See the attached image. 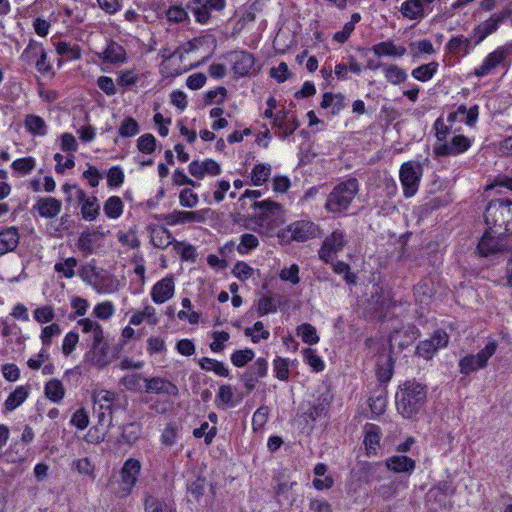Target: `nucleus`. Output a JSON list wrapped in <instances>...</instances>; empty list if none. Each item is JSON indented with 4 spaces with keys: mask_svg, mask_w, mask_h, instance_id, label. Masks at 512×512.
<instances>
[{
    "mask_svg": "<svg viewBox=\"0 0 512 512\" xmlns=\"http://www.w3.org/2000/svg\"><path fill=\"white\" fill-rule=\"evenodd\" d=\"M502 236H498L494 234L489 228L484 233L483 237L478 243V251L481 255L487 256L491 253H494L499 250L500 247V238Z\"/></svg>",
    "mask_w": 512,
    "mask_h": 512,
    "instance_id": "26",
    "label": "nucleus"
},
{
    "mask_svg": "<svg viewBox=\"0 0 512 512\" xmlns=\"http://www.w3.org/2000/svg\"><path fill=\"white\" fill-rule=\"evenodd\" d=\"M146 383L145 390L148 393L156 394H168L177 396L179 393L178 387L160 377L145 378L143 379Z\"/></svg>",
    "mask_w": 512,
    "mask_h": 512,
    "instance_id": "23",
    "label": "nucleus"
},
{
    "mask_svg": "<svg viewBox=\"0 0 512 512\" xmlns=\"http://www.w3.org/2000/svg\"><path fill=\"white\" fill-rule=\"evenodd\" d=\"M273 369L275 377L281 381H285L289 376V361L288 359L277 357L273 361Z\"/></svg>",
    "mask_w": 512,
    "mask_h": 512,
    "instance_id": "62",
    "label": "nucleus"
},
{
    "mask_svg": "<svg viewBox=\"0 0 512 512\" xmlns=\"http://www.w3.org/2000/svg\"><path fill=\"white\" fill-rule=\"evenodd\" d=\"M139 133V125L132 117H126L120 124L118 134L121 137H132Z\"/></svg>",
    "mask_w": 512,
    "mask_h": 512,
    "instance_id": "54",
    "label": "nucleus"
},
{
    "mask_svg": "<svg viewBox=\"0 0 512 512\" xmlns=\"http://www.w3.org/2000/svg\"><path fill=\"white\" fill-rule=\"evenodd\" d=\"M427 401V387L416 381H406L396 393L397 411L407 419L416 416Z\"/></svg>",
    "mask_w": 512,
    "mask_h": 512,
    "instance_id": "1",
    "label": "nucleus"
},
{
    "mask_svg": "<svg viewBox=\"0 0 512 512\" xmlns=\"http://www.w3.org/2000/svg\"><path fill=\"white\" fill-rule=\"evenodd\" d=\"M179 426L176 423H169L161 435V442L165 446H173L177 441Z\"/></svg>",
    "mask_w": 512,
    "mask_h": 512,
    "instance_id": "58",
    "label": "nucleus"
},
{
    "mask_svg": "<svg viewBox=\"0 0 512 512\" xmlns=\"http://www.w3.org/2000/svg\"><path fill=\"white\" fill-rule=\"evenodd\" d=\"M255 353L252 349L236 350L231 355V362L236 367H243L252 361Z\"/></svg>",
    "mask_w": 512,
    "mask_h": 512,
    "instance_id": "55",
    "label": "nucleus"
},
{
    "mask_svg": "<svg viewBox=\"0 0 512 512\" xmlns=\"http://www.w3.org/2000/svg\"><path fill=\"white\" fill-rule=\"evenodd\" d=\"M173 241L174 238L171 232L166 228H160L157 230H153L152 232L151 242L157 248L165 249L170 244H172Z\"/></svg>",
    "mask_w": 512,
    "mask_h": 512,
    "instance_id": "41",
    "label": "nucleus"
},
{
    "mask_svg": "<svg viewBox=\"0 0 512 512\" xmlns=\"http://www.w3.org/2000/svg\"><path fill=\"white\" fill-rule=\"evenodd\" d=\"M394 361L390 354H381L377 360V377L379 381L388 382L393 375Z\"/></svg>",
    "mask_w": 512,
    "mask_h": 512,
    "instance_id": "29",
    "label": "nucleus"
},
{
    "mask_svg": "<svg viewBox=\"0 0 512 512\" xmlns=\"http://www.w3.org/2000/svg\"><path fill=\"white\" fill-rule=\"evenodd\" d=\"M34 319L40 323H49L55 318L54 308L51 305H43L33 311Z\"/></svg>",
    "mask_w": 512,
    "mask_h": 512,
    "instance_id": "57",
    "label": "nucleus"
},
{
    "mask_svg": "<svg viewBox=\"0 0 512 512\" xmlns=\"http://www.w3.org/2000/svg\"><path fill=\"white\" fill-rule=\"evenodd\" d=\"M25 127L32 134L45 135L46 124L45 121L37 115H28L25 118Z\"/></svg>",
    "mask_w": 512,
    "mask_h": 512,
    "instance_id": "50",
    "label": "nucleus"
},
{
    "mask_svg": "<svg viewBox=\"0 0 512 512\" xmlns=\"http://www.w3.org/2000/svg\"><path fill=\"white\" fill-rule=\"evenodd\" d=\"M244 333L246 336L251 337L254 343H258L260 339H268L270 336L269 331L264 330V325L260 321H257L253 328H246Z\"/></svg>",
    "mask_w": 512,
    "mask_h": 512,
    "instance_id": "59",
    "label": "nucleus"
},
{
    "mask_svg": "<svg viewBox=\"0 0 512 512\" xmlns=\"http://www.w3.org/2000/svg\"><path fill=\"white\" fill-rule=\"evenodd\" d=\"M499 26L500 24L492 15L487 20L475 26L471 34V38L474 39V44L478 45L483 42L488 36L495 33Z\"/></svg>",
    "mask_w": 512,
    "mask_h": 512,
    "instance_id": "24",
    "label": "nucleus"
},
{
    "mask_svg": "<svg viewBox=\"0 0 512 512\" xmlns=\"http://www.w3.org/2000/svg\"><path fill=\"white\" fill-rule=\"evenodd\" d=\"M208 210H198V211H181L174 210L173 212L167 214L165 216V221L169 225H180L185 223L198 222L202 223L205 221V213Z\"/></svg>",
    "mask_w": 512,
    "mask_h": 512,
    "instance_id": "16",
    "label": "nucleus"
},
{
    "mask_svg": "<svg viewBox=\"0 0 512 512\" xmlns=\"http://www.w3.org/2000/svg\"><path fill=\"white\" fill-rule=\"evenodd\" d=\"M19 242V234L15 227L0 232V256L13 251Z\"/></svg>",
    "mask_w": 512,
    "mask_h": 512,
    "instance_id": "27",
    "label": "nucleus"
},
{
    "mask_svg": "<svg viewBox=\"0 0 512 512\" xmlns=\"http://www.w3.org/2000/svg\"><path fill=\"white\" fill-rule=\"evenodd\" d=\"M62 190L67 194L66 202L70 203L72 200V191L75 192V198L81 203V216L86 221L95 220L100 214V205L98 199L93 197H87L86 192L79 188L77 185L65 183L62 186Z\"/></svg>",
    "mask_w": 512,
    "mask_h": 512,
    "instance_id": "7",
    "label": "nucleus"
},
{
    "mask_svg": "<svg viewBox=\"0 0 512 512\" xmlns=\"http://www.w3.org/2000/svg\"><path fill=\"white\" fill-rule=\"evenodd\" d=\"M189 173L197 178L203 179L205 175L217 176L221 173V166L213 159H205L204 161H192L189 166Z\"/></svg>",
    "mask_w": 512,
    "mask_h": 512,
    "instance_id": "17",
    "label": "nucleus"
},
{
    "mask_svg": "<svg viewBox=\"0 0 512 512\" xmlns=\"http://www.w3.org/2000/svg\"><path fill=\"white\" fill-rule=\"evenodd\" d=\"M282 116H277L274 119V126L277 127L279 130L282 131V136L285 138L289 135H291L297 128H298V122L296 120L293 121H286V112H281Z\"/></svg>",
    "mask_w": 512,
    "mask_h": 512,
    "instance_id": "51",
    "label": "nucleus"
},
{
    "mask_svg": "<svg viewBox=\"0 0 512 512\" xmlns=\"http://www.w3.org/2000/svg\"><path fill=\"white\" fill-rule=\"evenodd\" d=\"M174 291L173 277H164L153 286L151 298L156 304H162L173 297Z\"/></svg>",
    "mask_w": 512,
    "mask_h": 512,
    "instance_id": "19",
    "label": "nucleus"
},
{
    "mask_svg": "<svg viewBox=\"0 0 512 512\" xmlns=\"http://www.w3.org/2000/svg\"><path fill=\"white\" fill-rule=\"evenodd\" d=\"M485 223L498 236L512 233V201L507 198L491 200L485 210Z\"/></svg>",
    "mask_w": 512,
    "mask_h": 512,
    "instance_id": "2",
    "label": "nucleus"
},
{
    "mask_svg": "<svg viewBox=\"0 0 512 512\" xmlns=\"http://www.w3.org/2000/svg\"><path fill=\"white\" fill-rule=\"evenodd\" d=\"M418 337V330L414 326H409L406 329L394 330L389 336L390 348L398 347L403 350L410 345Z\"/></svg>",
    "mask_w": 512,
    "mask_h": 512,
    "instance_id": "22",
    "label": "nucleus"
},
{
    "mask_svg": "<svg viewBox=\"0 0 512 512\" xmlns=\"http://www.w3.org/2000/svg\"><path fill=\"white\" fill-rule=\"evenodd\" d=\"M94 315L101 320H108L115 313L114 304L111 301L98 303L93 310Z\"/></svg>",
    "mask_w": 512,
    "mask_h": 512,
    "instance_id": "60",
    "label": "nucleus"
},
{
    "mask_svg": "<svg viewBox=\"0 0 512 512\" xmlns=\"http://www.w3.org/2000/svg\"><path fill=\"white\" fill-rule=\"evenodd\" d=\"M124 205L120 197H109L103 206L105 215L110 219H117L123 214Z\"/></svg>",
    "mask_w": 512,
    "mask_h": 512,
    "instance_id": "37",
    "label": "nucleus"
},
{
    "mask_svg": "<svg viewBox=\"0 0 512 512\" xmlns=\"http://www.w3.org/2000/svg\"><path fill=\"white\" fill-rule=\"evenodd\" d=\"M380 442V431L379 428L375 425H371L364 437V444L367 450L368 454L375 453L376 447L379 445Z\"/></svg>",
    "mask_w": 512,
    "mask_h": 512,
    "instance_id": "46",
    "label": "nucleus"
},
{
    "mask_svg": "<svg viewBox=\"0 0 512 512\" xmlns=\"http://www.w3.org/2000/svg\"><path fill=\"white\" fill-rule=\"evenodd\" d=\"M404 488H406V484L404 482L394 479L377 487L376 493L384 500H390Z\"/></svg>",
    "mask_w": 512,
    "mask_h": 512,
    "instance_id": "32",
    "label": "nucleus"
},
{
    "mask_svg": "<svg viewBox=\"0 0 512 512\" xmlns=\"http://www.w3.org/2000/svg\"><path fill=\"white\" fill-rule=\"evenodd\" d=\"M145 512H176L175 507L153 495H147L144 501Z\"/></svg>",
    "mask_w": 512,
    "mask_h": 512,
    "instance_id": "35",
    "label": "nucleus"
},
{
    "mask_svg": "<svg viewBox=\"0 0 512 512\" xmlns=\"http://www.w3.org/2000/svg\"><path fill=\"white\" fill-rule=\"evenodd\" d=\"M268 363L264 358H258L241 376V382L247 390V393L252 392L259 378L267 375Z\"/></svg>",
    "mask_w": 512,
    "mask_h": 512,
    "instance_id": "13",
    "label": "nucleus"
},
{
    "mask_svg": "<svg viewBox=\"0 0 512 512\" xmlns=\"http://www.w3.org/2000/svg\"><path fill=\"white\" fill-rule=\"evenodd\" d=\"M423 168L419 162L408 161L401 165L400 182L406 198L412 197L418 191Z\"/></svg>",
    "mask_w": 512,
    "mask_h": 512,
    "instance_id": "8",
    "label": "nucleus"
},
{
    "mask_svg": "<svg viewBox=\"0 0 512 512\" xmlns=\"http://www.w3.org/2000/svg\"><path fill=\"white\" fill-rule=\"evenodd\" d=\"M347 243L346 235L343 231L335 230L327 236L318 251L319 258L325 262H330L331 259L340 252Z\"/></svg>",
    "mask_w": 512,
    "mask_h": 512,
    "instance_id": "12",
    "label": "nucleus"
},
{
    "mask_svg": "<svg viewBox=\"0 0 512 512\" xmlns=\"http://www.w3.org/2000/svg\"><path fill=\"white\" fill-rule=\"evenodd\" d=\"M359 192V182L356 178H349L337 184L328 194L325 209L330 213L346 211Z\"/></svg>",
    "mask_w": 512,
    "mask_h": 512,
    "instance_id": "4",
    "label": "nucleus"
},
{
    "mask_svg": "<svg viewBox=\"0 0 512 512\" xmlns=\"http://www.w3.org/2000/svg\"><path fill=\"white\" fill-rule=\"evenodd\" d=\"M259 240L254 234L244 233L240 237V243L237 246V252L241 255L248 254L251 250L257 248Z\"/></svg>",
    "mask_w": 512,
    "mask_h": 512,
    "instance_id": "49",
    "label": "nucleus"
},
{
    "mask_svg": "<svg viewBox=\"0 0 512 512\" xmlns=\"http://www.w3.org/2000/svg\"><path fill=\"white\" fill-rule=\"evenodd\" d=\"M77 266V260L73 257L65 259L63 262L55 264L54 269L58 273H62L66 278L74 276V268Z\"/></svg>",
    "mask_w": 512,
    "mask_h": 512,
    "instance_id": "63",
    "label": "nucleus"
},
{
    "mask_svg": "<svg viewBox=\"0 0 512 512\" xmlns=\"http://www.w3.org/2000/svg\"><path fill=\"white\" fill-rule=\"evenodd\" d=\"M472 38H466L464 36L452 37L446 44V49L453 55L465 56L469 53L470 41Z\"/></svg>",
    "mask_w": 512,
    "mask_h": 512,
    "instance_id": "31",
    "label": "nucleus"
},
{
    "mask_svg": "<svg viewBox=\"0 0 512 512\" xmlns=\"http://www.w3.org/2000/svg\"><path fill=\"white\" fill-rule=\"evenodd\" d=\"M198 195L190 188H184L179 194V203L185 208H194L198 204Z\"/></svg>",
    "mask_w": 512,
    "mask_h": 512,
    "instance_id": "64",
    "label": "nucleus"
},
{
    "mask_svg": "<svg viewBox=\"0 0 512 512\" xmlns=\"http://www.w3.org/2000/svg\"><path fill=\"white\" fill-rule=\"evenodd\" d=\"M402 14L409 19H418L424 16V8L419 0H407L401 6Z\"/></svg>",
    "mask_w": 512,
    "mask_h": 512,
    "instance_id": "45",
    "label": "nucleus"
},
{
    "mask_svg": "<svg viewBox=\"0 0 512 512\" xmlns=\"http://www.w3.org/2000/svg\"><path fill=\"white\" fill-rule=\"evenodd\" d=\"M89 284H91L98 293H111L115 289L114 281L110 276H99L97 274L94 280H89Z\"/></svg>",
    "mask_w": 512,
    "mask_h": 512,
    "instance_id": "48",
    "label": "nucleus"
},
{
    "mask_svg": "<svg viewBox=\"0 0 512 512\" xmlns=\"http://www.w3.org/2000/svg\"><path fill=\"white\" fill-rule=\"evenodd\" d=\"M296 332L297 335L301 337L302 341L309 345L317 344L320 340L316 328L309 323L299 325Z\"/></svg>",
    "mask_w": 512,
    "mask_h": 512,
    "instance_id": "44",
    "label": "nucleus"
},
{
    "mask_svg": "<svg viewBox=\"0 0 512 512\" xmlns=\"http://www.w3.org/2000/svg\"><path fill=\"white\" fill-rule=\"evenodd\" d=\"M386 467L395 473L411 474L415 470L416 463L407 456H391L386 460Z\"/></svg>",
    "mask_w": 512,
    "mask_h": 512,
    "instance_id": "25",
    "label": "nucleus"
},
{
    "mask_svg": "<svg viewBox=\"0 0 512 512\" xmlns=\"http://www.w3.org/2000/svg\"><path fill=\"white\" fill-rule=\"evenodd\" d=\"M271 175V166L260 163L253 167L251 171V183L254 186H261L268 181Z\"/></svg>",
    "mask_w": 512,
    "mask_h": 512,
    "instance_id": "38",
    "label": "nucleus"
},
{
    "mask_svg": "<svg viewBox=\"0 0 512 512\" xmlns=\"http://www.w3.org/2000/svg\"><path fill=\"white\" fill-rule=\"evenodd\" d=\"M87 341L88 350L84 355V360L98 369L105 368L118 358L122 349L120 344L111 345L104 334L96 338H89Z\"/></svg>",
    "mask_w": 512,
    "mask_h": 512,
    "instance_id": "3",
    "label": "nucleus"
},
{
    "mask_svg": "<svg viewBox=\"0 0 512 512\" xmlns=\"http://www.w3.org/2000/svg\"><path fill=\"white\" fill-rule=\"evenodd\" d=\"M141 433V425L137 422H130L122 427V439L127 444L135 443Z\"/></svg>",
    "mask_w": 512,
    "mask_h": 512,
    "instance_id": "47",
    "label": "nucleus"
},
{
    "mask_svg": "<svg viewBox=\"0 0 512 512\" xmlns=\"http://www.w3.org/2000/svg\"><path fill=\"white\" fill-rule=\"evenodd\" d=\"M233 70L239 76H247L254 69L255 58L247 51H237L232 54Z\"/></svg>",
    "mask_w": 512,
    "mask_h": 512,
    "instance_id": "20",
    "label": "nucleus"
},
{
    "mask_svg": "<svg viewBox=\"0 0 512 512\" xmlns=\"http://www.w3.org/2000/svg\"><path fill=\"white\" fill-rule=\"evenodd\" d=\"M329 399L327 395H321L314 405L305 412L311 418L312 420H316L318 418H321L326 415L328 409H329Z\"/></svg>",
    "mask_w": 512,
    "mask_h": 512,
    "instance_id": "43",
    "label": "nucleus"
},
{
    "mask_svg": "<svg viewBox=\"0 0 512 512\" xmlns=\"http://www.w3.org/2000/svg\"><path fill=\"white\" fill-rule=\"evenodd\" d=\"M438 66L439 64L433 61L413 69L411 74L416 80L426 82L433 78L438 70Z\"/></svg>",
    "mask_w": 512,
    "mask_h": 512,
    "instance_id": "40",
    "label": "nucleus"
},
{
    "mask_svg": "<svg viewBox=\"0 0 512 512\" xmlns=\"http://www.w3.org/2000/svg\"><path fill=\"white\" fill-rule=\"evenodd\" d=\"M383 72L386 80L394 85L400 84L407 79L405 70L394 64H385L383 66Z\"/></svg>",
    "mask_w": 512,
    "mask_h": 512,
    "instance_id": "39",
    "label": "nucleus"
},
{
    "mask_svg": "<svg viewBox=\"0 0 512 512\" xmlns=\"http://www.w3.org/2000/svg\"><path fill=\"white\" fill-rule=\"evenodd\" d=\"M498 343L495 339L489 338L486 345L476 354H467L459 360V371L463 375H469L488 365L489 359L495 354Z\"/></svg>",
    "mask_w": 512,
    "mask_h": 512,
    "instance_id": "6",
    "label": "nucleus"
},
{
    "mask_svg": "<svg viewBox=\"0 0 512 512\" xmlns=\"http://www.w3.org/2000/svg\"><path fill=\"white\" fill-rule=\"evenodd\" d=\"M217 427L214 425L209 426L208 422H203L199 428L193 430V436L195 438L204 437V441L207 445L211 444L215 436L217 435Z\"/></svg>",
    "mask_w": 512,
    "mask_h": 512,
    "instance_id": "52",
    "label": "nucleus"
},
{
    "mask_svg": "<svg viewBox=\"0 0 512 512\" xmlns=\"http://www.w3.org/2000/svg\"><path fill=\"white\" fill-rule=\"evenodd\" d=\"M233 397L234 393L232 387L230 385H222L220 386L216 395L217 405L220 406V404H222L229 407H234L236 403L233 401Z\"/></svg>",
    "mask_w": 512,
    "mask_h": 512,
    "instance_id": "56",
    "label": "nucleus"
},
{
    "mask_svg": "<svg viewBox=\"0 0 512 512\" xmlns=\"http://www.w3.org/2000/svg\"><path fill=\"white\" fill-rule=\"evenodd\" d=\"M255 209H259V219L267 220L270 216L278 215L281 212V205L271 200L255 201L252 205Z\"/></svg>",
    "mask_w": 512,
    "mask_h": 512,
    "instance_id": "33",
    "label": "nucleus"
},
{
    "mask_svg": "<svg viewBox=\"0 0 512 512\" xmlns=\"http://www.w3.org/2000/svg\"><path fill=\"white\" fill-rule=\"evenodd\" d=\"M45 396L54 403H59L65 396V388L58 379L49 380L44 387Z\"/></svg>",
    "mask_w": 512,
    "mask_h": 512,
    "instance_id": "34",
    "label": "nucleus"
},
{
    "mask_svg": "<svg viewBox=\"0 0 512 512\" xmlns=\"http://www.w3.org/2000/svg\"><path fill=\"white\" fill-rule=\"evenodd\" d=\"M125 50L124 48L116 42H110L104 51L101 53L100 58L105 63L115 64L119 62H124L125 60Z\"/></svg>",
    "mask_w": 512,
    "mask_h": 512,
    "instance_id": "30",
    "label": "nucleus"
},
{
    "mask_svg": "<svg viewBox=\"0 0 512 512\" xmlns=\"http://www.w3.org/2000/svg\"><path fill=\"white\" fill-rule=\"evenodd\" d=\"M35 160L32 157L20 158L13 161L11 167L16 172L26 175L35 168Z\"/></svg>",
    "mask_w": 512,
    "mask_h": 512,
    "instance_id": "61",
    "label": "nucleus"
},
{
    "mask_svg": "<svg viewBox=\"0 0 512 512\" xmlns=\"http://www.w3.org/2000/svg\"><path fill=\"white\" fill-rule=\"evenodd\" d=\"M28 397V391L23 386L17 387L4 402L6 410L12 411L21 405Z\"/></svg>",
    "mask_w": 512,
    "mask_h": 512,
    "instance_id": "42",
    "label": "nucleus"
},
{
    "mask_svg": "<svg viewBox=\"0 0 512 512\" xmlns=\"http://www.w3.org/2000/svg\"><path fill=\"white\" fill-rule=\"evenodd\" d=\"M449 337L444 331H436L430 339L421 341L417 348L416 354L425 359H431L434 353L441 347L448 344Z\"/></svg>",
    "mask_w": 512,
    "mask_h": 512,
    "instance_id": "14",
    "label": "nucleus"
},
{
    "mask_svg": "<svg viewBox=\"0 0 512 512\" xmlns=\"http://www.w3.org/2000/svg\"><path fill=\"white\" fill-rule=\"evenodd\" d=\"M373 53L378 56L402 57L406 54V48L396 46L393 41H383L372 47Z\"/></svg>",
    "mask_w": 512,
    "mask_h": 512,
    "instance_id": "28",
    "label": "nucleus"
},
{
    "mask_svg": "<svg viewBox=\"0 0 512 512\" xmlns=\"http://www.w3.org/2000/svg\"><path fill=\"white\" fill-rule=\"evenodd\" d=\"M512 56V42L506 43L489 53L483 60V63L475 68L474 75L476 77H484L489 75L496 67H508L506 60Z\"/></svg>",
    "mask_w": 512,
    "mask_h": 512,
    "instance_id": "9",
    "label": "nucleus"
},
{
    "mask_svg": "<svg viewBox=\"0 0 512 512\" xmlns=\"http://www.w3.org/2000/svg\"><path fill=\"white\" fill-rule=\"evenodd\" d=\"M289 232L292 239L296 241H306L319 235V227L311 221H296L289 226Z\"/></svg>",
    "mask_w": 512,
    "mask_h": 512,
    "instance_id": "15",
    "label": "nucleus"
},
{
    "mask_svg": "<svg viewBox=\"0 0 512 512\" xmlns=\"http://www.w3.org/2000/svg\"><path fill=\"white\" fill-rule=\"evenodd\" d=\"M472 145V140L464 135H455L443 143H436L433 151L436 156H456L467 151Z\"/></svg>",
    "mask_w": 512,
    "mask_h": 512,
    "instance_id": "11",
    "label": "nucleus"
},
{
    "mask_svg": "<svg viewBox=\"0 0 512 512\" xmlns=\"http://www.w3.org/2000/svg\"><path fill=\"white\" fill-rule=\"evenodd\" d=\"M78 325L81 326L83 333H89V338H96L104 334L102 326L89 318H84L78 321Z\"/></svg>",
    "mask_w": 512,
    "mask_h": 512,
    "instance_id": "53",
    "label": "nucleus"
},
{
    "mask_svg": "<svg viewBox=\"0 0 512 512\" xmlns=\"http://www.w3.org/2000/svg\"><path fill=\"white\" fill-rule=\"evenodd\" d=\"M62 209L60 200L53 197H41L37 199L32 210L37 211L38 214L46 219H52L59 215Z\"/></svg>",
    "mask_w": 512,
    "mask_h": 512,
    "instance_id": "18",
    "label": "nucleus"
},
{
    "mask_svg": "<svg viewBox=\"0 0 512 512\" xmlns=\"http://www.w3.org/2000/svg\"><path fill=\"white\" fill-rule=\"evenodd\" d=\"M39 56L36 61V68L41 73H47L51 67L47 62V54L41 44L31 41L28 47L24 50L22 57L31 60L34 57Z\"/></svg>",
    "mask_w": 512,
    "mask_h": 512,
    "instance_id": "21",
    "label": "nucleus"
},
{
    "mask_svg": "<svg viewBox=\"0 0 512 512\" xmlns=\"http://www.w3.org/2000/svg\"><path fill=\"white\" fill-rule=\"evenodd\" d=\"M141 471V463L135 458L127 459L120 471V481H109L107 489L117 497L128 496L136 485Z\"/></svg>",
    "mask_w": 512,
    "mask_h": 512,
    "instance_id": "5",
    "label": "nucleus"
},
{
    "mask_svg": "<svg viewBox=\"0 0 512 512\" xmlns=\"http://www.w3.org/2000/svg\"><path fill=\"white\" fill-rule=\"evenodd\" d=\"M198 364L202 370L213 371L215 374L222 377L229 376V370L228 368L225 367L223 362L217 361L209 357H203L198 360Z\"/></svg>",
    "mask_w": 512,
    "mask_h": 512,
    "instance_id": "36",
    "label": "nucleus"
},
{
    "mask_svg": "<svg viewBox=\"0 0 512 512\" xmlns=\"http://www.w3.org/2000/svg\"><path fill=\"white\" fill-rule=\"evenodd\" d=\"M225 3V0H190L187 9L193 13L198 23L206 24L211 17L210 12L221 11Z\"/></svg>",
    "mask_w": 512,
    "mask_h": 512,
    "instance_id": "10",
    "label": "nucleus"
}]
</instances>
